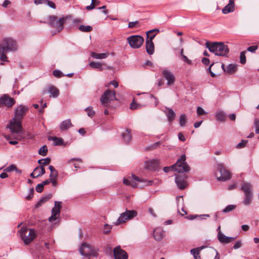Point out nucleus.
Here are the masks:
<instances>
[{
  "label": "nucleus",
  "instance_id": "nucleus-1",
  "mask_svg": "<svg viewBox=\"0 0 259 259\" xmlns=\"http://www.w3.org/2000/svg\"><path fill=\"white\" fill-rule=\"evenodd\" d=\"M27 108L25 106L20 105L18 106L15 111L14 117L10 120L7 127L14 135H16L15 138L17 140L23 138V133L21 125V121L25 114Z\"/></svg>",
  "mask_w": 259,
  "mask_h": 259
},
{
  "label": "nucleus",
  "instance_id": "nucleus-24",
  "mask_svg": "<svg viewBox=\"0 0 259 259\" xmlns=\"http://www.w3.org/2000/svg\"><path fill=\"white\" fill-rule=\"evenodd\" d=\"M235 10L234 0H229V3L223 9L222 13L224 14L232 12Z\"/></svg>",
  "mask_w": 259,
  "mask_h": 259
},
{
  "label": "nucleus",
  "instance_id": "nucleus-43",
  "mask_svg": "<svg viewBox=\"0 0 259 259\" xmlns=\"http://www.w3.org/2000/svg\"><path fill=\"white\" fill-rule=\"evenodd\" d=\"M141 107L140 104L136 103L135 102V99H134L133 102L131 104L130 108L131 109H137Z\"/></svg>",
  "mask_w": 259,
  "mask_h": 259
},
{
  "label": "nucleus",
  "instance_id": "nucleus-47",
  "mask_svg": "<svg viewBox=\"0 0 259 259\" xmlns=\"http://www.w3.org/2000/svg\"><path fill=\"white\" fill-rule=\"evenodd\" d=\"M15 168H16V166L14 164H11V165H9V166H8L7 167H6L4 169V171H5L6 172H11V171L14 170Z\"/></svg>",
  "mask_w": 259,
  "mask_h": 259
},
{
  "label": "nucleus",
  "instance_id": "nucleus-3",
  "mask_svg": "<svg viewBox=\"0 0 259 259\" xmlns=\"http://www.w3.org/2000/svg\"><path fill=\"white\" fill-rule=\"evenodd\" d=\"M68 19L67 16L58 18L55 15L49 16L48 18V24L50 27L55 30V33H59L64 28V24Z\"/></svg>",
  "mask_w": 259,
  "mask_h": 259
},
{
  "label": "nucleus",
  "instance_id": "nucleus-60",
  "mask_svg": "<svg viewBox=\"0 0 259 259\" xmlns=\"http://www.w3.org/2000/svg\"><path fill=\"white\" fill-rule=\"evenodd\" d=\"M214 65H215V63H212V64L210 65L209 67V68H208V71H209V72L210 73L211 76V77H214V76H215V74H214V73L211 71V67H212L213 66H214Z\"/></svg>",
  "mask_w": 259,
  "mask_h": 259
},
{
  "label": "nucleus",
  "instance_id": "nucleus-52",
  "mask_svg": "<svg viewBox=\"0 0 259 259\" xmlns=\"http://www.w3.org/2000/svg\"><path fill=\"white\" fill-rule=\"evenodd\" d=\"M44 187L41 183L39 184L36 186L35 190L37 192L40 193L43 191Z\"/></svg>",
  "mask_w": 259,
  "mask_h": 259
},
{
  "label": "nucleus",
  "instance_id": "nucleus-14",
  "mask_svg": "<svg viewBox=\"0 0 259 259\" xmlns=\"http://www.w3.org/2000/svg\"><path fill=\"white\" fill-rule=\"evenodd\" d=\"M162 75L167 80V85L171 86L176 81V77L174 74L169 70L165 68L162 70Z\"/></svg>",
  "mask_w": 259,
  "mask_h": 259
},
{
  "label": "nucleus",
  "instance_id": "nucleus-15",
  "mask_svg": "<svg viewBox=\"0 0 259 259\" xmlns=\"http://www.w3.org/2000/svg\"><path fill=\"white\" fill-rule=\"evenodd\" d=\"M61 203V202L55 201V205L52 209V215L49 218V220L50 222H53L56 221L60 215Z\"/></svg>",
  "mask_w": 259,
  "mask_h": 259
},
{
  "label": "nucleus",
  "instance_id": "nucleus-57",
  "mask_svg": "<svg viewBox=\"0 0 259 259\" xmlns=\"http://www.w3.org/2000/svg\"><path fill=\"white\" fill-rule=\"evenodd\" d=\"M111 229V226H110L108 224H105L104 225V233L108 234V233H109Z\"/></svg>",
  "mask_w": 259,
  "mask_h": 259
},
{
  "label": "nucleus",
  "instance_id": "nucleus-2",
  "mask_svg": "<svg viewBox=\"0 0 259 259\" xmlns=\"http://www.w3.org/2000/svg\"><path fill=\"white\" fill-rule=\"evenodd\" d=\"M206 47L208 50L217 56L227 57L229 49L227 45L223 42H209L205 43Z\"/></svg>",
  "mask_w": 259,
  "mask_h": 259
},
{
  "label": "nucleus",
  "instance_id": "nucleus-46",
  "mask_svg": "<svg viewBox=\"0 0 259 259\" xmlns=\"http://www.w3.org/2000/svg\"><path fill=\"white\" fill-rule=\"evenodd\" d=\"M45 4L47 5L48 6H49L50 8L52 9H56V5L55 4L50 1L49 0H46Z\"/></svg>",
  "mask_w": 259,
  "mask_h": 259
},
{
  "label": "nucleus",
  "instance_id": "nucleus-27",
  "mask_svg": "<svg viewBox=\"0 0 259 259\" xmlns=\"http://www.w3.org/2000/svg\"><path fill=\"white\" fill-rule=\"evenodd\" d=\"M146 51L148 54L152 55L154 52V45L153 41L146 40Z\"/></svg>",
  "mask_w": 259,
  "mask_h": 259
},
{
  "label": "nucleus",
  "instance_id": "nucleus-26",
  "mask_svg": "<svg viewBox=\"0 0 259 259\" xmlns=\"http://www.w3.org/2000/svg\"><path fill=\"white\" fill-rule=\"evenodd\" d=\"M165 114L169 122H172L175 118L176 114L174 110L170 108H165Z\"/></svg>",
  "mask_w": 259,
  "mask_h": 259
},
{
  "label": "nucleus",
  "instance_id": "nucleus-39",
  "mask_svg": "<svg viewBox=\"0 0 259 259\" xmlns=\"http://www.w3.org/2000/svg\"><path fill=\"white\" fill-rule=\"evenodd\" d=\"M186 115L185 114H182L180 117V125L181 126L185 125L186 122Z\"/></svg>",
  "mask_w": 259,
  "mask_h": 259
},
{
  "label": "nucleus",
  "instance_id": "nucleus-54",
  "mask_svg": "<svg viewBox=\"0 0 259 259\" xmlns=\"http://www.w3.org/2000/svg\"><path fill=\"white\" fill-rule=\"evenodd\" d=\"M49 199V197H43L41 198L39 201L37 202L36 205L37 206H38L40 205L42 203H44L46 201H47Z\"/></svg>",
  "mask_w": 259,
  "mask_h": 259
},
{
  "label": "nucleus",
  "instance_id": "nucleus-32",
  "mask_svg": "<svg viewBox=\"0 0 259 259\" xmlns=\"http://www.w3.org/2000/svg\"><path fill=\"white\" fill-rule=\"evenodd\" d=\"M109 56V53H100L98 54L95 52H92L91 53V56L97 59H105Z\"/></svg>",
  "mask_w": 259,
  "mask_h": 259
},
{
  "label": "nucleus",
  "instance_id": "nucleus-4",
  "mask_svg": "<svg viewBox=\"0 0 259 259\" xmlns=\"http://www.w3.org/2000/svg\"><path fill=\"white\" fill-rule=\"evenodd\" d=\"M80 254L83 256L97 257L98 256V250L95 248L91 244L87 242H83L79 248Z\"/></svg>",
  "mask_w": 259,
  "mask_h": 259
},
{
  "label": "nucleus",
  "instance_id": "nucleus-16",
  "mask_svg": "<svg viewBox=\"0 0 259 259\" xmlns=\"http://www.w3.org/2000/svg\"><path fill=\"white\" fill-rule=\"evenodd\" d=\"M15 104V100L7 95H4L0 97V107H7L10 108Z\"/></svg>",
  "mask_w": 259,
  "mask_h": 259
},
{
  "label": "nucleus",
  "instance_id": "nucleus-37",
  "mask_svg": "<svg viewBox=\"0 0 259 259\" xmlns=\"http://www.w3.org/2000/svg\"><path fill=\"white\" fill-rule=\"evenodd\" d=\"M48 152V149L46 145L40 147L38 150V154L42 156H46Z\"/></svg>",
  "mask_w": 259,
  "mask_h": 259
},
{
  "label": "nucleus",
  "instance_id": "nucleus-33",
  "mask_svg": "<svg viewBox=\"0 0 259 259\" xmlns=\"http://www.w3.org/2000/svg\"><path fill=\"white\" fill-rule=\"evenodd\" d=\"M155 31L159 32V30L155 29L150 30L148 31L146 33V35H147V39L146 40L152 41L153 39L155 37V36L156 35V34L154 33V32H155Z\"/></svg>",
  "mask_w": 259,
  "mask_h": 259
},
{
  "label": "nucleus",
  "instance_id": "nucleus-7",
  "mask_svg": "<svg viewBox=\"0 0 259 259\" xmlns=\"http://www.w3.org/2000/svg\"><path fill=\"white\" fill-rule=\"evenodd\" d=\"M241 190L244 193L245 197L243 201L245 205H249L252 200L253 194L251 191V185L249 183H243L241 186Z\"/></svg>",
  "mask_w": 259,
  "mask_h": 259
},
{
  "label": "nucleus",
  "instance_id": "nucleus-30",
  "mask_svg": "<svg viewBox=\"0 0 259 259\" xmlns=\"http://www.w3.org/2000/svg\"><path fill=\"white\" fill-rule=\"evenodd\" d=\"M204 248V246L192 249L190 251L191 254L193 255L195 259H201L199 255L200 251L201 249Z\"/></svg>",
  "mask_w": 259,
  "mask_h": 259
},
{
  "label": "nucleus",
  "instance_id": "nucleus-51",
  "mask_svg": "<svg viewBox=\"0 0 259 259\" xmlns=\"http://www.w3.org/2000/svg\"><path fill=\"white\" fill-rule=\"evenodd\" d=\"M241 246H242L241 241L238 240V241H237V242H235V243L234 244L233 248L234 249H238V248H240Z\"/></svg>",
  "mask_w": 259,
  "mask_h": 259
},
{
  "label": "nucleus",
  "instance_id": "nucleus-44",
  "mask_svg": "<svg viewBox=\"0 0 259 259\" xmlns=\"http://www.w3.org/2000/svg\"><path fill=\"white\" fill-rule=\"evenodd\" d=\"M53 74L56 77L60 78L63 76L61 71L58 70H55L53 72Z\"/></svg>",
  "mask_w": 259,
  "mask_h": 259
},
{
  "label": "nucleus",
  "instance_id": "nucleus-11",
  "mask_svg": "<svg viewBox=\"0 0 259 259\" xmlns=\"http://www.w3.org/2000/svg\"><path fill=\"white\" fill-rule=\"evenodd\" d=\"M137 215V212L135 210H126L124 212L120 214V216L118 218L116 225L120 224L121 223L125 222L127 220H131L135 217Z\"/></svg>",
  "mask_w": 259,
  "mask_h": 259
},
{
  "label": "nucleus",
  "instance_id": "nucleus-29",
  "mask_svg": "<svg viewBox=\"0 0 259 259\" xmlns=\"http://www.w3.org/2000/svg\"><path fill=\"white\" fill-rule=\"evenodd\" d=\"M122 138L123 141L128 143L131 140L132 136L131 135V131L128 129H126L124 132L122 134Z\"/></svg>",
  "mask_w": 259,
  "mask_h": 259
},
{
  "label": "nucleus",
  "instance_id": "nucleus-21",
  "mask_svg": "<svg viewBox=\"0 0 259 259\" xmlns=\"http://www.w3.org/2000/svg\"><path fill=\"white\" fill-rule=\"evenodd\" d=\"M218 238L220 242L225 243H229L236 239V237H227L221 231L218 232Z\"/></svg>",
  "mask_w": 259,
  "mask_h": 259
},
{
  "label": "nucleus",
  "instance_id": "nucleus-17",
  "mask_svg": "<svg viewBox=\"0 0 259 259\" xmlns=\"http://www.w3.org/2000/svg\"><path fill=\"white\" fill-rule=\"evenodd\" d=\"M47 93H50V97L57 98L59 95V90L55 86L50 85L47 89L42 91V95H45Z\"/></svg>",
  "mask_w": 259,
  "mask_h": 259
},
{
  "label": "nucleus",
  "instance_id": "nucleus-62",
  "mask_svg": "<svg viewBox=\"0 0 259 259\" xmlns=\"http://www.w3.org/2000/svg\"><path fill=\"white\" fill-rule=\"evenodd\" d=\"M209 60L207 58H203L202 59V62L205 65H208L209 63Z\"/></svg>",
  "mask_w": 259,
  "mask_h": 259
},
{
  "label": "nucleus",
  "instance_id": "nucleus-10",
  "mask_svg": "<svg viewBox=\"0 0 259 259\" xmlns=\"http://www.w3.org/2000/svg\"><path fill=\"white\" fill-rule=\"evenodd\" d=\"M115 100H116L115 92L110 90H106L100 97V102L105 106H107L109 103Z\"/></svg>",
  "mask_w": 259,
  "mask_h": 259
},
{
  "label": "nucleus",
  "instance_id": "nucleus-28",
  "mask_svg": "<svg viewBox=\"0 0 259 259\" xmlns=\"http://www.w3.org/2000/svg\"><path fill=\"white\" fill-rule=\"evenodd\" d=\"M71 126H72V124L71 122V120L70 119H67L63 121L61 123L60 125V128L61 131H66Z\"/></svg>",
  "mask_w": 259,
  "mask_h": 259
},
{
  "label": "nucleus",
  "instance_id": "nucleus-61",
  "mask_svg": "<svg viewBox=\"0 0 259 259\" xmlns=\"http://www.w3.org/2000/svg\"><path fill=\"white\" fill-rule=\"evenodd\" d=\"M94 1L95 0H92L91 4L90 6H88L86 7L87 10H93V9H94V8L95 7V4H94Z\"/></svg>",
  "mask_w": 259,
  "mask_h": 259
},
{
  "label": "nucleus",
  "instance_id": "nucleus-49",
  "mask_svg": "<svg viewBox=\"0 0 259 259\" xmlns=\"http://www.w3.org/2000/svg\"><path fill=\"white\" fill-rule=\"evenodd\" d=\"M197 113L198 115H202L205 114L206 113L201 107H198L197 108Z\"/></svg>",
  "mask_w": 259,
  "mask_h": 259
},
{
  "label": "nucleus",
  "instance_id": "nucleus-8",
  "mask_svg": "<svg viewBox=\"0 0 259 259\" xmlns=\"http://www.w3.org/2000/svg\"><path fill=\"white\" fill-rule=\"evenodd\" d=\"M132 177L133 181L131 182L130 180L124 179L123 181L124 184L127 186H131L133 188H135L138 186L139 183H143L144 184L143 186H145L151 185L152 182L151 181H147L143 179H141L134 175H132Z\"/></svg>",
  "mask_w": 259,
  "mask_h": 259
},
{
  "label": "nucleus",
  "instance_id": "nucleus-58",
  "mask_svg": "<svg viewBox=\"0 0 259 259\" xmlns=\"http://www.w3.org/2000/svg\"><path fill=\"white\" fill-rule=\"evenodd\" d=\"M183 60L189 65H192V62L191 60L189 59L185 55H183L182 57Z\"/></svg>",
  "mask_w": 259,
  "mask_h": 259
},
{
  "label": "nucleus",
  "instance_id": "nucleus-41",
  "mask_svg": "<svg viewBox=\"0 0 259 259\" xmlns=\"http://www.w3.org/2000/svg\"><path fill=\"white\" fill-rule=\"evenodd\" d=\"M240 62L242 64H244L246 63V57H245V51H243L240 53Z\"/></svg>",
  "mask_w": 259,
  "mask_h": 259
},
{
  "label": "nucleus",
  "instance_id": "nucleus-13",
  "mask_svg": "<svg viewBox=\"0 0 259 259\" xmlns=\"http://www.w3.org/2000/svg\"><path fill=\"white\" fill-rule=\"evenodd\" d=\"M127 41L132 48L138 49L144 42V38L140 35H132L127 38Z\"/></svg>",
  "mask_w": 259,
  "mask_h": 259
},
{
  "label": "nucleus",
  "instance_id": "nucleus-63",
  "mask_svg": "<svg viewBox=\"0 0 259 259\" xmlns=\"http://www.w3.org/2000/svg\"><path fill=\"white\" fill-rule=\"evenodd\" d=\"M49 168L51 171V173H54V174H58L57 170L52 165H50Z\"/></svg>",
  "mask_w": 259,
  "mask_h": 259
},
{
  "label": "nucleus",
  "instance_id": "nucleus-45",
  "mask_svg": "<svg viewBox=\"0 0 259 259\" xmlns=\"http://www.w3.org/2000/svg\"><path fill=\"white\" fill-rule=\"evenodd\" d=\"M85 111L87 112V114L89 116L92 117L95 114V112L92 110V108L88 107L85 109Z\"/></svg>",
  "mask_w": 259,
  "mask_h": 259
},
{
  "label": "nucleus",
  "instance_id": "nucleus-12",
  "mask_svg": "<svg viewBox=\"0 0 259 259\" xmlns=\"http://www.w3.org/2000/svg\"><path fill=\"white\" fill-rule=\"evenodd\" d=\"M218 169L219 171L220 176L216 174V176L219 181H226L231 178V173L225 168L222 164L220 163L218 164Z\"/></svg>",
  "mask_w": 259,
  "mask_h": 259
},
{
  "label": "nucleus",
  "instance_id": "nucleus-19",
  "mask_svg": "<svg viewBox=\"0 0 259 259\" xmlns=\"http://www.w3.org/2000/svg\"><path fill=\"white\" fill-rule=\"evenodd\" d=\"M159 167V161L157 159H152L146 161L145 163V167L149 170H156Z\"/></svg>",
  "mask_w": 259,
  "mask_h": 259
},
{
  "label": "nucleus",
  "instance_id": "nucleus-40",
  "mask_svg": "<svg viewBox=\"0 0 259 259\" xmlns=\"http://www.w3.org/2000/svg\"><path fill=\"white\" fill-rule=\"evenodd\" d=\"M235 208H236V205H229L227 206L223 210V212L224 213H227V212L232 211Z\"/></svg>",
  "mask_w": 259,
  "mask_h": 259
},
{
  "label": "nucleus",
  "instance_id": "nucleus-31",
  "mask_svg": "<svg viewBox=\"0 0 259 259\" xmlns=\"http://www.w3.org/2000/svg\"><path fill=\"white\" fill-rule=\"evenodd\" d=\"M48 140H52L54 141V145L56 146H60L63 144V140L61 138L57 137H49Z\"/></svg>",
  "mask_w": 259,
  "mask_h": 259
},
{
  "label": "nucleus",
  "instance_id": "nucleus-56",
  "mask_svg": "<svg viewBox=\"0 0 259 259\" xmlns=\"http://www.w3.org/2000/svg\"><path fill=\"white\" fill-rule=\"evenodd\" d=\"M257 49V46H252L249 47L247 50L251 53H254L255 51Z\"/></svg>",
  "mask_w": 259,
  "mask_h": 259
},
{
  "label": "nucleus",
  "instance_id": "nucleus-55",
  "mask_svg": "<svg viewBox=\"0 0 259 259\" xmlns=\"http://www.w3.org/2000/svg\"><path fill=\"white\" fill-rule=\"evenodd\" d=\"M109 85H112L114 88H117L118 87V83L115 80H112L106 85V87H108Z\"/></svg>",
  "mask_w": 259,
  "mask_h": 259
},
{
  "label": "nucleus",
  "instance_id": "nucleus-9",
  "mask_svg": "<svg viewBox=\"0 0 259 259\" xmlns=\"http://www.w3.org/2000/svg\"><path fill=\"white\" fill-rule=\"evenodd\" d=\"M17 49L15 40L12 38H4L3 42L0 45V52L5 50L7 51H13Z\"/></svg>",
  "mask_w": 259,
  "mask_h": 259
},
{
  "label": "nucleus",
  "instance_id": "nucleus-50",
  "mask_svg": "<svg viewBox=\"0 0 259 259\" xmlns=\"http://www.w3.org/2000/svg\"><path fill=\"white\" fill-rule=\"evenodd\" d=\"M51 161V159L49 157H47L46 158L43 159L42 164V165H39V166L44 167L45 165H47L49 164Z\"/></svg>",
  "mask_w": 259,
  "mask_h": 259
},
{
  "label": "nucleus",
  "instance_id": "nucleus-59",
  "mask_svg": "<svg viewBox=\"0 0 259 259\" xmlns=\"http://www.w3.org/2000/svg\"><path fill=\"white\" fill-rule=\"evenodd\" d=\"M11 135L12 137H14V138L16 140H14V141H9V143L11 145H16L17 144L18 142L17 141H20L21 139L20 140H17L15 138V137H16V135L14 134V135L12 134V133L11 132Z\"/></svg>",
  "mask_w": 259,
  "mask_h": 259
},
{
  "label": "nucleus",
  "instance_id": "nucleus-20",
  "mask_svg": "<svg viewBox=\"0 0 259 259\" xmlns=\"http://www.w3.org/2000/svg\"><path fill=\"white\" fill-rule=\"evenodd\" d=\"M175 182L180 189H184L186 187L187 182L185 181L184 176L181 175H176Z\"/></svg>",
  "mask_w": 259,
  "mask_h": 259
},
{
  "label": "nucleus",
  "instance_id": "nucleus-23",
  "mask_svg": "<svg viewBox=\"0 0 259 259\" xmlns=\"http://www.w3.org/2000/svg\"><path fill=\"white\" fill-rule=\"evenodd\" d=\"M89 66L92 68L98 69L99 71H103L105 68H109L105 64L98 62L91 61L89 63Z\"/></svg>",
  "mask_w": 259,
  "mask_h": 259
},
{
  "label": "nucleus",
  "instance_id": "nucleus-38",
  "mask_svg": "<svg viewBox=\"0 0 259 259\" xmlns=\"http://www.w3.org/2000/svg\"><path fill=\"white\" fill-rule=\"evenodd\" d=\"M36 168H38V171L36 172V176L39 177L46 173V170L45 169L44 167L38 166Z\"/></svg>",
  "mask_w": 259,
  "mask_h": 259
},
{
  "label": "nucleus",
  "instance_id": "nucleus-53",
  "mask_svg": "<svg viewBox=\"0 0 259 259\" xmlns=\"http://www.w3.org/2000/svg\"><path fill=\"white\" fill-rule=\"evenodd\" d=\"M247 142V141H246V140H242V141L241 142H240L239 143H238L236 147L237 148H243V147L245 146V145H246Z\"/></svg>",
  "mask_w": 259,
  "mask_h": 259
},
{
  "label": "nucleus",
  "instance_id": "nucleus-22",
  "mask_svg": "<svg viewBox=\"0 0 259 259\" xmlns=\"http://www.w3.org/2000/svg\"><path fill=\"white\" fill-rule=\"evenodd\" d=\"M221 67L224 72L228 74H233L237 70V66L233 64H230L226 67H225V65L224 64H222Z\"/></svg>",
  "mask_w": 259,
  "mask_h": 259
},
{
  "label": "nucleus",
  "instance_id": "nucleus-64",
  "mask_svg": "<svg viewBox=\"0 0 259 259\" xmlns=\"http://www.w3.org/2000/svg\"><path fill=\"white\" fill-rule=\"evenodd\" d=\"M58 176V174H54V173H51L50 175V179H57Z\"/></svg>",
  "mask_w": 259,
  "mask_h": 259
},
{
  "label": "nucleus",
  "instance_id": "nucleus-25",
  "mask_svg": "<svg viewBox=\"0 0 259 259\" xmlns=\"http://www.w3.org/2000/svg\"><path fill=\"white\" fill-rule=\"evenodd\" d=\"M164 231L161 228H156L153 231V236L157 241H160L164 236Z\"/></svg>",
  "mask_w": 259,
  "mask_h": 259
},
{
  "label": "nucleus",
  "instance_id": "nucleus-6",
  "mask_svg": "<svg viewBox=\"0 0 259 259\" xmlns=\"http://www.w3.org/2000/svg\"><path fill=\"white\" fill-rule=\"evenodd\" d=\"M20 233L21 237L25 244L30 243L36 237L34 230L26 227L21 228Z\"/></svg>",
  "mask_w": 259,
  "mask_h": 259
},
{
  "label": "nucleus",
  "instance_id": "nucleus-5",
  "mask_svg": "<svg viewBox=\"0 0 259 259\" xmlns=\"http://www.w3.org/2000/svg\"><path fill=\"white\" fill-rule=\"evenodd\" d=\"M186 155L185 154L182 155L176 163L172 165L173 170L179 173L189 171L190 167L186 162Z\"/></svg>",
  "mask_w": 259,
  "mask_h": 259
},
{
  "label": "nucleus",
  "instance_id": "nucleus-48",
  "mask_svg": "<svg viewBox=\"0 0 259 259\" xmlns=\"http://www.w3.org/2000/svg\"><path fill=\"white\" fill-rule=\"evenodd\" d=\"M254 125L255 127V133L259 134V119L257 118L254 119Z\"/></svg>",
  "mask_w": 259,
  "mask_h": 259
},
{
  "label": "nucleus",
  "instance_id": "nucleus-34",
  "mask_svg": "<svg viewBox=\"0 0 259 259\" xmlns=\"http://www.w3.org/2000/svg\"><path fill=\"white\" fill-rule=\"evenodd\" d=\"M216 117L218 120L224 121L226 119V114L224 111L218 110L216 113Z\"/></svg>",
  "mask_w": 259,
  "mask_h": 259
},
{
  "label": "nucleus",
  "instance_id": "nucleus-35",
  "mask_svg": "<svg viewBox=\"0 0 259 259\" xmlns=\"http://www.w3.org/2000/svg\"><path fill=\"white\" fill-rule=\"evenodd\" d=\"M79 30L82 32H89L92 31L93 28L89 25H81L79 27Z\"/></svg>",
  "mask_w": 259,
  "mask_h": 259
},
{
  "label": "nucleus",
  "instance_id": "nucleus-18",
  "mask_svg": "<svg viewBox=\"0 0 259 259\" xmlns=\"http://www.w3.org/2000/svg\"><path fill=\"white\" fill-rule=\"evenodd\" d=\"M115 259H127V254L121 249L119 246L116 247L113 250Z\"/></svg>",
  "mask_w": 259,
  "mask_h": 259
},
{
  "label": "nucleus",
  "instance_id": "nucleus-42",
  "mask_svg": "<svg viewBox=\"0 0 259 259\" xmlns=\"http://www.w3.org/2000/svg\"><path fill=\"white\" fill-rule=\"evenodd\" d=\"M8 51H6L5 50V51L4 50V51L3 52H0V55H1V57H0V59L2 61H4V62H6L7 61V57L6 56V55H5V54L6 53H7Z\"/></svg>",
  "mask_w": 259,
  "mask_h": 259
},
{
  "label": "nucleus",
  "instance_id": "nucleus-36",
  "mask_svg": "<svg viewBox=\"0 0 259 259\" xmlns=\"http://www.w3.org/2000/svg\"><path fill=\"white\" fill-rule=\"evenodd\" d=\"M140 26V22L138 21L130 22L128 24V27L129 28H139Z\"/></svg>",
  "mask_w": 259,
  "mask_h": 259
}]
</instances>
